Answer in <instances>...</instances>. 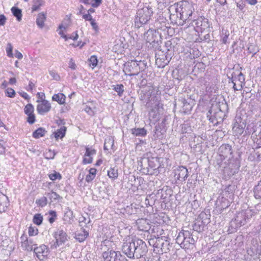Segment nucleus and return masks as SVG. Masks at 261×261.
<instances>
[{
	"mask_svg": "<svg viewBox=\"0 0 261 261\" xmlns=\"http://www.w3.org/2000/svg\"><path fill=\"white\" fill-rule=\"evenodd\" d=\"M161 127V126L160 124H158L155 126V128L154 130L155 133L154 136L155 138H157L159 139H161L163 138V133L162 132L163 129H162Z\"/></svg>",
	"mask_w": 261,
	"mask_h": 261,
	"instance_id": "nucleus-41",
	"label": "nucleus"
},
{
	"mask_svg": "<svg viewBox=\"0 0 261 261\" xmlns=\"http://www.w3.org/2000/svg\"><path fill=\"white\" fill-rule=\"evenodd\" d=\"M210 222V218L207 217V215L204 213H201L199 215L197 222L193 225V229L197 232H201L203 230L204 226Z\"/></svg>",
	"mask_w": 261,
	"mask_h": 261,
	"instance_id": "nucleus-12",
	"label": "nucleus"
},
{
	"mask_svg": "<svg viewBox=\"0 0 261 261\" xmlns=\"http://www.w3.org/2000/svg\"><path fill=\"white\" fill-rule=\"evenodd\" d=\"M49 177L51 180H55L57 179H61L62 176L59 173L54 171L53 173H51L49 175Z\"/></svg>",
	"mask_w": 261,
	"mask_h": 261,
	"instance_id": "nucleus-57",
	"label": "nucleus"
},
{
	"mask_svg": "<svg viewBox=\"0 0 261 261\" xmlns=\"http://www.w3.org/2000/svg\"><path fill=\"white\" fill-rule=\"evenodd\" d=\"M46 132L44 128L39 127L33 133L32 136L34 138L38 139L44 136Z\"/></svg>",
	"mask_w": 261,
	"mask_h": 261,
	"instance_id": "nucleus-34",
	"label": "nucleus"
},
{
	"mask_svg": "<svg viewBox=\"0 0 261 261\" xmlns=\"http://www.w3.org/2000/svg\"><path fill=\"white\" fill-rule=\"evenodd\" d=\"M21 240V247L22 248L28 251H31L33 250V246H36V244L35 243L32 239H29L27 236H22L20 237Z\"/></svg>",
	"mask_w": 261,
	"mask_h": 261,
	"instance_id": "nucleus-19",
	"label": "nucleus"
},
{
	"mask_svg": "<svg viewBox=\"0 0 261 261\" xmlns=\"http://www.w3.org/2000/svg\"><path fill=\"white\" fill-rule=\"evenodd\" d=\"M34 110V107L31 103L27 105L24 109V112L26 115L33 113Z\"/></svg>",
	"mask_w": 261,
	"mask_h": 261,
	"instance_id": "nucleus-53",
	"label": "nucleus"
},
{
	"mask_svg": "<svg viewBox=\"0 0 261 261\" xmlns=\"http://www.w3.org/2000/svg\"><path fill=\"white\" fill-rule=\"evenodd\" d=\"M90 24L92 27L93 29L95 30V31L97 32L99 30V28L97 23L95 22V20L94 19H92V20L90 21Z\"/></svg>",
	"mask_w": 261,
	"mask_h": 261,
	"instance_id": "nucleus-62",
	"label": "nucleus"
},
{
	"mask_svg": "<svg viewBox=\"0 0 261 261\" xmlns=\"http://www.w3.org/2000/svg\"><path fill=\"white\" fill-rule=\"evenodd\" d=\"M234 120L235 122L232 127V130L233 132L236 133V135H242L246 127V123L242 121L241 117H236Z\"/></svg>",
	"mask_w": 261,
	"mask_h": 261,
	"instance_id": "nucleus-17",
	"label": "nucleus"
},
{
	"mask_svg": "<svg viewBox=\"0 0 261 261\" xmlns=\"http://www.w3.org/2000/svg\"><path fill=\"white\" fill-rule=\"evenodd\" d=\"M122 251L129 258L139 259L146 256L148 248L144 241L135 238L123 243Z\"/></svg>",
	"mask_w": 261,
	"mask_h": 261,
	"instance_id": "nucleus-1",
	"label": "nucleus"
},
{
	"mask_svg": "<svg viewBox=\"0 0 261 261\" xmlns=\"http://www.w3.org/2000/svg\"><path fill=\"white\" fill-rule=\"evenodd\" d=\"M153 14L151 8L144 7L137 10L135 18V27L140 28L143 25L147 24Z\"/></svg>",
	"mask_w": 261,
	"mask_h": 261,
	"instance_id": "nucleus-7",
	"label": "nucleus"
},
{
	"mask_svg": "<svg viewBox=\"0 0 261 261\" xmlns=\"http://www.w3.org/2000/svg\"><path fill=\"white\" fill-rule=\"evenodd\" d=\"M46 19L45 15L43 13H40L38 14L36 19V23L40 28H43L44 25V21Z\"/></svg>",
	"mask_w": 261,
	"mask_h": 261,
	"instance_id": "nucleus-35",
	"label": "nucleus"
},
{
	"mask_svg": "<svg viewBox=\"0 0 261 261\" xmlns=\"http://www.w3.org/2000/svg\"><path fill=\"white\" fill-rule=\"evenodd\" d=\"M52 99L60 105H63L65 102L66 96L63 93L55 94L53 96Z\"/></svg>",
	"mask_w": 261,
	"mask_h": 261,
	"instance_id": "nucleus-32",
	"label": "nucleus"
},
{
	"mask_svg": "<svg viewBox=\"0 0 261 261\" xmlns=\"http://www.w3.org/2000/svg\"><path fill=\"white\" fill-rule=\"evenodd\" d=\"M89 65L92 66V68L96 67L97 65L98 60L96 56L93 55L88 60Z\"/></svg>",
	"mask_w": 261,
	"mask_h": 261,
	"instance_id": "nucleus-54",
	"label": "nucleus"
},
{
	"mask_svg": "<svg viewBox=\"0 0 261 261\" xmlns=\"http://www.w3.org/2000/svg\"><path fill=\"white\" fill-rule=\"evenodd\" d=\"M114 145V140H112L111 138H109L108 139H106L105 141V143L103 146L104 150H108L109 147L110 146L113 147Z\"/></svg>",
	"mask_w": 261,
	"mask_h": 261,
	"instance_id": "nucleus-55",
	"label": "nucleus"
},
{
	"mask_svg": "<svg viewBox=\"0 0 261 261\" xmlns=\"http://www.w3.org/2000/svg\"><path fill=\"white\" fill-rule=\"evenodd\" d=\"M54 237L56 239V242L51 247L55 248L64 244L67 240L66 233L63 229H58L54 232Z\"/></svg>",
	"mask_w": 261,
	"mask_h": 261,
	"instance_id": "nucleus-13",
	"label": "nucleus"
},
{
	"mask_svg": "<svg viewBox=\"0 0 261 261\" xmlns=\"http://www.w3.org/2000/svg\"><path fill=\"white\" fill-rule=\"evenodd\" d=\"M197 239V238H196V239L193 238L191 231L182 230L178 233L176 239V242L180 245L181 248L188 249L193 247Z\"/></svg>",
	"mask_w": 261,
	"mask_h": 261,
	"instance_id": "nucleus-6",
	"label": "nucleus"
},
{
	"mask_svg": "<svg viewBox=\"0 0 261 261\" xmlns=\"http://www.w3.org/2000/svg\"><path fill=\"white\" fill-rule=\"evenodd\" d=\"M247 222L244 215L242 212H240L237 214L234 220L231 222L230 227L236 229L244 225Z\"/></svg>",
	"mask_w": 261,
	"mask_h": 261,
	"instance_id": "nucleus-16",
	"label": "nucleus"
},
{
	"mask_svg": "<svg viewBox=\"0 0 261 261\" xmlns=\"http://www.w3.org/2000/svg\"><path fill=\"white\" fill-rule=\"evenodd\" d=\"M218 153L226 159L231 158L232 149L230 145L228 144H222L218 149Z\"/></svg>",
	"mask_w": 261,
	"mask_h": 261,
	"instance_id": "nucleus-20",
	"label": "nucleus"
},
{
	"mask_svg": "<svg viewBox=\"0 0 261 261\" xmlns=\"http://www.w3.org/2000/svg\"><path fill=\"white\" fill-rule=\"evenodd\" d=\"M243 214L244 215V217L246 221L251 219L252 216H254L255 214H256V212H255L254 210L251 209H247L245 211H242Z\"/></svg>",
	"mask_w": 261,
	"mask_h": 261,
	"instance_id": "nucleus-40",
	"label": "nucleus"
},
{
	"mask_svg": "<svg viewBox=\"0 0 261 261\" xmlns=\"http://www.w3.org/2000/svg\"><path fill=\"white\" fill-rule=\"evenodd\" d=\"M154 197L155 195L153 194L148 195L145 199V203L149 206L153 205L155 200Z\"/></svg>",
	"mask_w": 261,
	"mask_h": 261,
	"instance_id": "nucleus-50",
	"label": "nucleus"
},
{
	"mask_svg": "<svg viewBox=\"0 0 261 261\" xmlns=\"http://www.w3.org/2000/svg\"><path fill=\"white\" fill-rule=\"evenodd\" d=\"M11 12L13 15L16 18V19L20 21L22 19L21 10L18 7H13L11 8Z\"/></svg>",
	"mask_w": 261,
	"mask_h": 261,
	"instance_id": "nucleus-36",
	"label": "nucleus"
},
{
	"mask_svg": "<svg viewBox=\"0 0 261 261\" xmlns=\"http://www.w3.org/2000/svg\"><path fill=\"white\" fill-rule=\"evenodd\" d=\"M194 22L195 23L196 27L199 28L201 31L209 27L208 20L206 19L200 18L197 20H195Z\"/></svg>",
	"mask_w": 261,
	"mask_h": 261,
	"instance_id": "nucleus-28",
	"label": "nucleus"
},
{
	"mask_svg": "<svg viewBox=\"0 0 261 261\" xmlns=\"http://www.w3.org/2000/svg\"><path fill=\"white\" fill-rule=\"evenodd\" d=\"M56 153L55 151L51 150V149H48L47 151H46L44 153L43 155L46 159L50 160L53 159L56 155Z\"/></svg>",
	"mask_w": 261,
	"mask_h": 261,
	"instance_id": "nucleus-49",
	"label": "nucleus"
},
{
	"mask_svg": "<svg viewBox=\"0 0 261 261\" xmlns=\"http://www.w3.org/2000/svg\"><path fill=\"white\" fill-rule=\"evenodd\" d=\"M164 50H160L155 54V64L159 68H164L168 64V61L164 58Z\"/></svg>",
	"mask_w": 261,
	"mask_h": 261,
	"instance_id": "nucleus-23",
	"label": "nucleus"
},
{
	"mask_svg": "<svg viewBox=\"0 0 261 261\" xmlns=\"http://www.w3.org/2000/svg\"><path fill=\"white\" fill-rule=\"evenodd\" d=\"M254 196L256 199H261V180L253 189Z\"/></svg>",
	"mask_w": 261,
	"mask_h": 261,
	"instance_id": "nucleus-38",
	"label": "nucleus"
},
{
	"mask_svg": "<svg viewBox=\"0 0 261 261\" xmlns=\"http://www.w3.org/2000/svg\"><path fill=\"white\" fill-rule=\"evenodd\" d=\"M36 203L40 207L45 206L47 203V199L45 197H42L39 199L36 200Z\"/></svg>",
	"mask_w": 261,
	"mask_h": 261,
	"instance_id": "nucleus-51",
	"label": "nucleus"
},
{
	"mask_svg": "<svg viewBox=\"0 0 261 261\" xmlns=\"http://www.w3.org/2000/svg\"><path fill=\"white\" fill-rule=\"evenodd\" d=\"M165 51H172L173 45L171 40H168L165 43Z\"/></svg>",
	"mask_w": 261,
	"mask_h": 261,
	"instance_id": "nucleus-59",
	"label": "nucleus"
},
{
	"mask_svg": "<svg viewBox=\"0 0 261 261\" xmlns=\"http://www.w3.org/2000/svg\"><path fill=\"white\" fill-rule=\"evenodd\" d=\"M154 251L159 254H163L169 252L172 247V243L163 238H158L153 245Z\"/></svg>",
	"mask_w": 261,
	"mask_h": 261,
	"instance_id": "nucleus-10",
	"label": "nucleus"
},
{
	"mask_svg": "<svg viewBox=\"0 0 261 261\" xmlns=\"http://www.w3.org/2000/svg\"><path fill=\"white\" fill-rule=\"evenodd\" d=\"M182 134H190L192 132V129L190 125L188 123H184L181 125V129Z\"/></svg>",
	"mask_w": 261,
	"mask_h": 261,
	"instance_id": "nucleus-48",
	"label": "nucleus"
},
{
	"mask_svg": "<svg viewBox=\"0 0 261 261\" xmlns=\"http://www.w3.org/2000/svg\"><path fill=\"white\" fill-rule=\"evenodd\" d=\"M6 50L7 52V56L9 57H13V46L10 43H8L7 44V47L6 48Z\"/></svg>",
	"mask_w": 261,
	"mask_h": 261,
	"instance_id": "nucleus-58",
	"label": "nucleus"
},
{
	"mask_svg": "<svg viewBox=\"0 0 261 261\" xmlns=\"http://www.w3.org/2000/svg\"><path fill=\"white\" fill-rule=\"evenodd\" d=\"M9 205L8 197L2 193H0V213L4 212Z\"/></svg>",
	"mask_w": 261,
	"mask_h": 261,
	"instance_id": "nucleus-26",
	"label": "nucleus"
},
{
	"mask_svg": "<svg viewBox=\"0 0 261 261\" xmlns=\"http://www.w3.org/2000/svg\"><path fill=\"white\" fill-rule=\"evenodd\" d=\"M113 89L116 91L119 96H121L124 92V86L122 84H117L112 86Z\"/></svg>",
	"mask_w": 261,
	"mask_h": 261,
	"instance_id": "nucleus-42",
	"label": "nucleus"
},
{
	"mask_svg": "<svg viewBox=\"0 0 261 261\" xmlns=\"http://www.w3.org/2000/svg\"><path fill=\"white\" fill-rule=\"evenodd\" d=\"M146 66L147 63L144 60H132L128 61L123 64V71L126 75L130 76L137 75L140 72L144 71Z\"/></svg>",
	"mask_w": 261,
	"mask_h": 261,
	"instance_id": "nucleus-3",
	"label": "nucleus"
},
{
	"mask_svg": "<svg viewBox=\"0 0 261 261\" xmlns=\"http://www.w3.org/2000/svg\"><path fill=\"white\" fill-rule=\"evenodd\" d=\"M179 101L182 105V111L185 113H188L191 111L194 105V99L187 95V97H180Z\"/></svg>",
	"mask_w": 261,
	"mask_h": 261,
	"instance_id": "nucleus-14",
	"label": "nucleus"
},
{
	"mask_svg": "<svg viewBox=\"0 0 261 261\" xmlns=\"http://www.w3.org/2000/svg\"><path fill=\"white\" fill-rule=\"evenodd\" d=\"M227 161L222 171L225 176L231 177L238 172L240 167V161L237 158L231 157Z\"/></svg>",
	"mask_w": 261,
	"mask_h": 261,
	"instance_id": "nucleus-9",
	"label": "nucleus"
},
{
	"mask_svg": "<svg viewBox=\"0 0 261 261\" xmlns=\"http://www.w3.org/2000/svg\"><path fill=\"white\" fill-rule=\"evenodd\" d=\"M174 176L178 180L185 181L188 177V169L184 166H178L174 170Z\"/></svg>",
	"mask_w": 261,
	"mask_h": 261,
	"instance_id": "nucleus-18",
	"label": "nucleus"
},
{
	"mask_svg": "<svg viewBox=\"0 0 261 261\" xmlns=\"http://www.w3.org/2000/svg\"><path fill=\"white\" fill-rule=\"evenodd\" d=\"M105 261H127L126 257L119 251L108 249L102 253Z\"/></svg>",
	"mask_w": 261,
	"mask_h": 261,
	"instance_id": "nucleus-11",
	"label": "nucleus"
},
{
	"mask_svg": "<svg viewBox=\"0 0 261 261\" xmlns=\"http://www.w3.org/2000/svg\"><path fill=\"white\" fill-rule=\"evenodd\" d=\"M91 220L89 216L87 218L85 216H82L79 218V222L81 226H82V223H84L86 225H88L91 223Z\"/></svg>",
	"mask_w": 261,
	"mask_h": 261,
	"instance_id": "nucleus-52",
	"label": "nucleus"
},
{
	"mask_svg": "<svg viewBox=\"0 0 261 261\" xmlns=\"http://www.w3.org/2000/svg\"><path fill=\"white\" fill-rule=\"evenodd\" d=\"M247 50L249 54H252V56L255 55L259 51L258 48L254 44H248Z\"/></svg>",
	"mask_w": 261,
	"mask_h": 261,
	"instance_id": "nucleus-44",
	"label": "nucleus"
},
{
	"mask_svg": "<svg viewBox=\"0 0 261 261\" xmlns=\"http://www.w3.org/2000/svg\"><path fill=\"white\" fill-rule=\"evenodd\" d=\"M173 76L174 79L178 81V83H179L181 81L183 80V77L181 75H179L178 74V71L176 73H173Z\"/></svg>",
	"mask_w": 261,
	"mask_h": 261,
	"instance_id": "nucleus-63",
	"label": "nucleus"
},
{
	"mask_svg": "<svg viewBox=\"0 0 261 261\" xmlns=\"http://www.w3.org/2000/svg\"><path fill=\"white\" fill-rule=\"evenodd\" d=\"M89 236V232L85 230V229L81 228L80 230L77 231L75 233L74 238L79 242H83Z\"/></svg>",
	"mask_w": 261,
	"mask_h": 261,
	"instance_id": "nucleus-27",
	"label": "nucleus"
},
{
	"mask_svg": "<svg viewBox=\"0 0 261 261\" xmlns=\"http://www.w3.org/2000/svg\"><path fill=\"white\" fill-rule=\"evenodd\" d=\"M6 95L9 97H14L15 96V92L12 88H8L5 90Z\"/></svg>",
	"mask_w": 261,
	"mask_h": 261,
	"instance_id": "nucleus-56",
	"label": "nucleus"
},
{
	"mask_svg": "<svg viewBox=\"0 0 261 261\" xmlns=\"http://www.w3.org/2000/svg\"><path fill=\"white\" fill-rule=\"evenodd\" d=\"M248 160L251 162H259L261 160V146L252 148L248 157Z\"/></svg>",
	"mask_w": 261,
	"mask_h": 261,
	"instance_id": "nucleus-22",
	"label": "nucleus"
},
{
	"mask_svg": "<svg viewBox=\"0 0 261 261\" xmlns=\"http://www.w3.org/2000/svg\"><path fill=\"white\" fill-rule=\"evenodd\" d=\"M51 109L50 103L46 100H43L41 103L38 104L37 107V111L40 115H44L50 111Z\"/></svg>",
	"mask_w": 261,
	"mask_h": 261,
	"instance_id": "nucleus-24",
	"label": "nucleus"
},
{
	"mask_svg": "<svg viewBox=\"0 0 261 261\" xmlns=\"http://www.w3.org/2000/svg\"><path fill=\"white\" fill-rule=\"evenodd\" d=\"M151 93L152 92L147 94L148 97L146 106L150 110V115L153 113L152 118H155L159 113V109L162 107V104L160 102L159 97Z\"/></svg>",
	"mask_w": 261,
	"mask_h": 261,
	"instance_id": "nucleus-8",
	"label": "nucleus"
},
{
	"mask_svg": "<svg viewBox=\"0 0 261 261\" xmlns=\"http://www.w3.org/2000/svg\"><path fill=\"white\" fill-rule=\"evenodd\" d=\"M33 4L32 7V12L38 11L40 9V7L43 5V0H33Z\"/></svg>",
	"mask_w": 261,
	"mask_h": 261,
	"instance_id": "nucleus-37",
	"label": "nucleus"
},
{
	"mask_svg": "<svg viewBox=\"0 0 261 261\" xmlns=\"http://www.w3.org/2000/svg\"><path fill=\"white\" fill-rule=\"evenodd\" d=\"M47 196L48 197L51 202L55 200H59L62 199L61 196L53 191H51L50 193H48L47 194Z\"/></svg>",
	"mask_w": 261,
	"mask_h": 261,
	"instance_id": "nucleus-43",
	"label": "nucleus"
},
{
	"mask_svg": "<svg viewBox=\"0 0 261 261\" xmlns=\"http://www.w3.org/2000/svg\"><path fill=\"white\" fill-rule=\"evenodd\" d=\"M160 36L158 32L153 29H149L144 35V39L150 44L158 43V37Z\"/></svg>",
	"mask_w": 261,
	"mask_h": 261,
	"instance_id": "nucleus-15",
	"label": "nucleus"
},
{
	"mask_svg": "<svg viewBox=\"0 0 261 261\" xmlns=\"http://www.w3.org/2000/svg\"><path fill=\"white\" fill-rule=\"evenodd\" d=\"M27 121L31 124H33L36 120L35 116L33 113L28 114Z\"/></svg>",
	"mask_w": 261,
	"mask_h": 261,
	"instance_id": "nucleus-60",
	"label": "nucleus"
},
{
	"mask_svg": "<svg viewBox=\"0 0 261 261\" xmlns=\"http://www.w3.org/2000/svg\"><path fill=\"white\" fill-rule=\"evenodd\" d=\"M172 51H166L165 53L164 52V58L165 60L168 61V63L172 58Z\"/></svg>",
	"mask_w": 261,
	"mask_h": 261,
	"instance_id": "nucleus-61",
	"label": "nucleus"
},
{
	"mask_svg": "<svg viewBox=\"0 0 261 261\" xmlns=\"http://www.w3.org/2000/svg\"><path fill=\"white\" fill-rule=\"evenodd\" d=\"M225 116V113L222 110L219 103L213 105L207 113V117L214 126L221 124Z\"/></svg>",
	"mask_w": 261,
	"mask_h": 261,
	"instance_id": "nucleus-5",
	"label": "nucleus"
},
{
	"mask_svg": "<svg viewBox=\"0 0 261 261\" xmlns=\"http://www.w3.org/2000/svg\"><path fill=\"white\" fill-rule=\"evenodd\" d=\"M43 217L40 214H36L34 216L33 222L37 225H40L42 224Z\"/></svg>",
	"mask_w": 261,
	"mask_h": 261,
	"instance_id": "nucleus-47",
	"label": "nucleus"
},
{
	"mask_svg": "<svg viewBox=\"0 0 261 261\" xmlns=\"http://www.w3.org/2000/svg\"><path fill=\"white\" fill-rule=\"evenodd\" d=\"M67 128L65 126H61L59 129H58L56 132L54 133V137L56 140L59 139H62L65 136Z\"/></svg>",
	"mask_w": 261,
	"mask_h": 261,
	"instance_id": "nucleus-30",
	"label": "nucleus"
},
{
	"mask_svg": "<svg viewBox=\"0 0 261 261\" xmlns=\"http://www.w3.org/2000/svg\"><path fill=\"white\" fill-rule=\"evenodd\" d=\"M225 159V158L219 154L216 159L214 163L215 167H216L218 169H221L222 171V169H224V167L225 165H226V162H223Z\"/></svg>",
	"mask_w": 261,
	"mask_h": 261,
	"instance_id": "nucleus-29",
	"label": "nucleus"
},
{
	"mask_svg": "<svg viewBox=\"0 0 261 261\" xmlns=\"http://www.w3.org/2000/svg\"><path fill=\"white\" fill-rule=\"evenodd\" d=\"M96 171V169L95 168H91L89 170V173L86 175L85 178V180L87 182H90L93 180L95 177Z\"/></svg>",
	"mask_w": 261,
	"mask_h": 261,
	"instance_id": "nucleus-39",
	"label": "nucleus"
},
{
	"mask_svg": "<svg viewBox=\"0 0 261 261\" xmlns=\"http://www.w3.org/2000/svg\"><path fill=\"white\" fill-rule=\"evenodd\" d=\"M174 6H176L175 11L179 14L180 19L184 21L187 19H192L191 17L194 10L192 4L188 1H182L174 4Z\"/></svg>",
	"mask_w": 261,
	"mask_h": 261,
	"instance_id": "nucleus-4",
	"label": "nucleus"
},
{
	"mask_svg": "<svg viewBox=\"0 0 261 261\" xmlns=\"http://www.w3.org/2000/svg\"><path fill=\"white\" fill-rule=\"evenodd\" d=\"M48 220L50 224H53L57 219V214L55 211H50L48 212Z\"/></svg>",
	"mask_w": 261,
	"mask_h": 261,
	"instance_id": "nucleus-45",
	"label": "nucleus"
},
{
	"mask_svg": "<svg viewBox=\"0 0 261 261\" xmlns=\"http://www.w3.org/2000/svg\"><path fill=\"white\" fill-rule=\"evenodd\" d=\"M140 161L139 165L144 173L149 175H158L160 173L161 167L160 158L153 157L147 154Z\"/></svg>",
	"mask_w": 261,
	"mask_h": 261,
	"instance_id": "nucleus-2",
	"label": "nucleus"
},
{
	"mask_svg": "<svg viewBox=\"0 0 261 261\" xmlns=\"http://www.w3.org/2000/svg\"><path fill=\"white\" fill-rule=\"evenodd\" d=\"M33 251L40 260H43L48 255L47 248L45 245H42L39 247H35Z\"/></svg>",
	"mask_w": 261,
	"mask_h": 261,
	"instance_id": "nucleus-21",
	"label": "nucleus"
},
{
	"mask_svg": "<svg viewBox=\"0 0 261 261\" xmlns=\"http://www.w3.org/2000/svg\"><path fill=\"white\" fill-rule=\"evenodd\" d=\"M73 218V212L69 207L66 208L63 217L64 221L67 223H71V221Z\"/></svg>",
	"mask_w": 261,
	"mask_h": 261,
	"instance_id": "nucleus-31",
	"label": "nucleus"
},
{
	"mask_svg": "<svg viewBox=\"0 0 261 261\" xmlns=\"http://www.w3.org/2000/svg\"><path fill=\"white\" fill-rule=\"evenodd\" d=\"M86 152L85 153V158L83 159V163L84 164H90L92 162L93 158L92 155L96 153V150L94 149H92L87 146L85 148Z\"/></svg>",
	"mask_w": 261,
	"mask_h": 261,
	"instance_id": "nucleus-25",
	"label": "nucleus"
},
{
	"mask_svg": "<svg viewBox=\"0 0 261 261\" xmlns=\"http://www.w3.org/2000/svg\"><path fill=\"white\" fill-rule=\"evenodd\" d=\"M130 132L132 134L136 136H145L147 134V130L144 128H132Z\"/></svg>",
	"mask_w": 261,
	"mask_h": 261,
	"instance_id": "nucleus-33",
	"label": "nucleus"
},
{
	"mask_svg": "<svg viewBox=\"0 0 261 261\" xmlns=\"http://www.w3.org/2000/svg\"><path fill=\"white\" fill-rule=\"evenodd\" d=\"M108 175L110 178L116 179L118 177V173L117 169L115 168H111L108 171Z\"/></svg>",
	"mask_w": 261,
	"mask_h": 261,
	"instance_id": "nucleus-46",
	"label": "nucleus"
},
{
	"mask_svg": "<svg viewBox=\"0 0 261 261\" xmlns=\"http://www.w3.org/2000/svg\"><path fill=\"white\" fill-rule=\"evenodd\" d=\"M69 67L72 70H75L76 68V65L72 58H71L69 63Z\"/></svg>",
	"mask_w": 261,
	"mask_h": 261,
	"instance_id": "nucleus-64",
	"label": "nucleus"
}]
</instances>
